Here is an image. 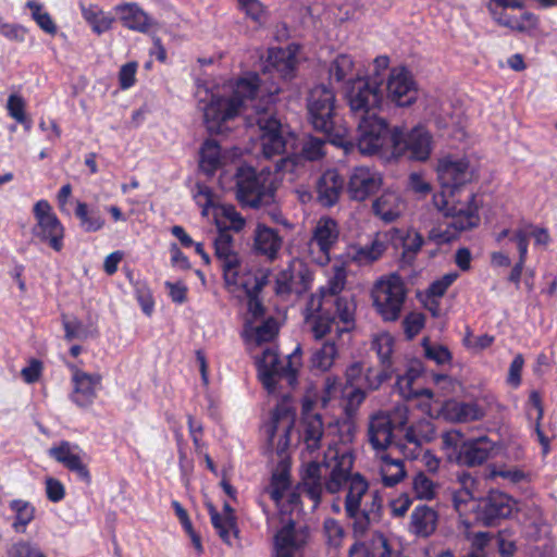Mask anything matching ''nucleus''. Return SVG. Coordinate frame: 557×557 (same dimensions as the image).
Segmentation results:
<instances>
[{
	"instance_id": "f257e3e1",
	"label": "nucleus",
	"mask_w": 557,
	"mask_h": 557,
	"mask_svg": "<svg viewBox=\"0 0 557 557\" xmlns=\"http://www.w3.org/2000/svg\"><path fill=\"white\" fill-rule=\"evenodd\" d=\"M475 198L474 191L467 187L446 188L434 194L435 208L451 221L445 231L433 228L429 234V239L448 243L459 233L476 227L480 223V215Z\"/></svg>"
},
{
	"instance_id": "f03ea898",
	"label": "nucleus",
	"mask_w": 557,
	"mask_h": 557,
	"mask_svg": "<svg viewBox=\"0 0 557 557\" xmlns=\"http://www.w3.org/2000/svg\"><path fill=\"white\" fill-rule=\"evenodd\" d=\"M259 88V78L253 75L240 78L228 94L213 95L203 109V119L210 133L220 134L224 124L243 113L248 102L253 101Z\"/></svg>"
},
{
	"instance_id": "7ed1b4c3",
	"label": "nucleus",
	"mask_w": 557,
	"mask_h": 557,
	"mask_svg": "<svg viewBox=\"0 0 557 557\" xmlns=\"http://www.w3.org/2000/svg\"><path fill=\"white\" fill-rule=\"evenodd\" d=\"M368 482L355 473L348 484V492L345 497V513L352 521V531L357 536H362L372 522L379 520L382 508V498L376 494H369Z\"/></svg>"
},
{
	"instance_id": "20e7f679",
	"label": "nucleus",
	"mask_w": 557,
	"mask_h": 557,
	"mask_svg": "<svg viewBox=\"0 0 557 557\" xmlns=\"http://www.w3.org/2000/svg\"><path fill=\"white\" fill-rule=\"evenodd\" d=\"M248 126H257L259 131V143L261 154L265 159L285 153L288 148H295L296 138L288 132L270 109H256L255 113L248 114Z\"/></svg>"
},
{
	"instance_id": "39448f33",
	"label": "nucleus",
	"mask_w": 557,
	"mask_h": 557,
	"mask_svg": "<svg viewBox=\"0 0 557 557\" xmlns=\"http://www.w3.org/2000/svg\"><path fill=\"white\" fill-rule=\"evenodd\" d=\"M256 364L259 380L270 394L276 393L281 380H286L288 386L294 387L301 367L300 348L285 358H281L276 349L265 348Z\"/></svg>"
},
{
	"instance_id": "423d86ee",
	"label": "nucleus",
	"mask_w": 557,
	"mask_h": 557,
	"mask_svg": "<svg viewBox=\"0 0 557 557\" xmlns=\"http://www.w3.org/2000/svg\"><path fill=\"white\" fill-rule=\"evenodd\" d=\"M236 199L243 207L263 208L274 202V189L265 184L262 173L249 165H240L234 174Z\"/></svg>"
},
{
	"instance_id": "0eeeda50",
	"label": "nucleus",
	"mask_w": 557,
	"mask_h": 557,
	"mask_svg": "<svg viewBox=\"0 0 557 557\" xmlns=\"http://www.w3.org/2000/svg\"><path fill=\"white\" fill-rule=\"evenodd\" d=\"M373 306L384 321H396L406 300L407 290L403 278L392 273L377 280L372 288Z\"/></svg>"
},
{
	"instance_id": "6e6552de",
	"label": "nucleus",
	"mask_w": 557,
	"mask_h": 557,
	"mask_svg": "<svg viewBox=\"0 0 557 557\" xmlns=\"http://www.w3.org/2000/svg\"><path fill=\"white\" fill-rule=\"evenodd\" d=\"M307 109L311 124L317 131L329 136L342 137L344 134L335 127V94L324 86H314L307 98Z\"/></svg>"
},
{
	"instance_id": "1a4fd4ad",
	"label": "nucleus",
	"mask_w": 557,
	"mask_h": 557,
	"mask_svg": "<svg viewBox=\"0 0 557 557\" xmlns=\"http://www.w3.org/2000/svg\"><path fill=\"white\" fill-rule=\"evenodd\" d=\"M345 98L350 112L357 120L379 115L383 102L377 83L362 77L348 83Z\"/></svg>"
},
{
	"instance_id": "9d476101",
	"label": "nucleus",
	"mask_w": 557,
	"mask_h": 557,
	"mask_svg": "<svg viewBox=\"0 0 557 557\" xmlns=\"http://www.w3.org/2000/svg\"><path fill=\"white\" fill-rule=\"evenodd\" d=\"M322 465L330 469L324 481L325 491L330 494L338 493L346 484L350 483L355 475L351 473L354 455L345 445H329Z\"/></svg>"
},
{
	"instance_id": "9b49d317",
	"label": "nucleus",
	"mask_w": 557,
	"mask_h": 557,
	"mask_svg": "<svg viewBox=\"0 0 557 557\" xmlns=\"http://www.w3.org/2000/svg\"><path fill=\"white\" fill-rule=\"evenodd\" d=\"M391 148L394 156L406 154L409 159L425 161L432 150V137L423 127H416L407 135L395 127L391 137Z\"/></svg>"
},
{
	"instance_id": "f8f14e48",
	"label": "nucleus",
	"mask_w": 557,
	"mask_h": 557,
	"mask_svg": "<svg viewBox=\"0 0 557 557\" xmlns=\"http://www.w3.org/2000/svg\"><path fill=\"white\" fill-rule=\"evenodd\" d=\"M357 145L362 154H374L391 147L393 129L388 128L387 122L380 115H371L358 120Z\"/></svg>"
},
{
	"instance_id": "ddd939ff",
	"label": "nucleus",
	"mask_w": 557,
	"mask_h": 557,
	"mask_svg": "<svg viewBox=\"0 0 557 557\" xmlns=\"http://www.w3.org/2000/svg\"><path fill=\"white\" fill-rule=\"evenodd\" d=\"M338 236L337 222L330 216L320 218L308 244L312 261L320 265L327 264L331 260L330 251L338 240Z\"/></svg>"
},
{
	"instance_id": "4468645a",
	"label": "nucleus",
	"mask_w": 557,
	"mask_h": 557,
	"mask_svg": "<svg viewBox=\"0 0 557 557\" xmlns=\"http://www.w3.org/2000/svg\"><path fill=\"white\" fill-rule=\"evenodd\" d=\"M51 210V206L46 200H39L35 203L34 214L37 224L34 228V233L41 240H48L54 250L60 251L64 230Z\"/></svg>"
},
{
	"instance_id": "2eb2a0df",
	"label": "nucleus",
	"mask_w": 557,
	"mask_h": 557,
	"mask_svg": "<svg viewBox=\"0 0 557 557\" xmlns=\"http://www.w3.org/2000/svg\"><path fill=\"white\" fill-rule=\"evenodd\" d=\"M296 410L293 406L292 398L284 396L280 404L276 405L272 414V424L269 429V442L273 445L277 437L278 453H283L289 445V433L295 424Z\"/></svg>"
},
{
	"instance_id": "dca6fc26",
	"label": "nucleus",
	"mask_w": 557,
	"mask_h": 557,
	"mask_svg": "<svg viewBox=\"0 0 557 557\" xmlns=\"http://www.w3.org/2000/svg\"><path fill=\"white\" fill-rule=\"evenodd\" d=\"M311 280L307 267L299 260H293L277 273L274 289L278 296L301 295L309 289Z\"/></svg>"
},
{
	"instance_id": "f3484780",
	"label": "nucleus",
	"mask_w": 557,
	"mask_h": 557,
	"mask_svg": "<svg viewBox=\"0 0 557 557\" xmlns=\"http://www.w3.org/2000/svg\"><path fill=\"white\" fill-rule=\"evenodd\" d=\"M442 189L466 187L474 178V169L467 158L445 157L437 164Z\"/></svg>"
},
{
	"instance_id": "a211bd4d",
	"label": "nucleus",
	"mask_w": 557,
	"mask_h": 557,
	"mask_svg": "<svg viewBox=\"0 0 557 557\" xmlns=\"http://www.w3.org/2000/svg\"><path fill=\"white\" fill-rule=\"evenodd\" d=\"M382 185L381 173L368 166H356L349 174L346 191L350 200L361 202L375 194Z\"/></svg>"
},
{
	"instance_id": "6ab92c4d",
	"label": "nucleus",
	"mask_w": 557,
	"mask_h": 557,
	"mask_svg": "<svg viewBox=\"0 0 557 557\" xmlns=\"http://www.w3.org/2000/svg\"><path fill=\"white\" fill-rule=\"evenodd\" d=\"M515 502L505 493L493 491L482 498L475 509V519L484 525H494L500 519L509 517Z\"/></svg>"
},
{
	"instance_id": "aec40b11",
	"label": "nucleus",
	"mask_w": 557,
	"mask_h": 557,
	"mask_svg": "<svg viewBox=\"0 0 557 557\" xmlns=\"http://www.w3.org/2000/svg\"><path fill=\"white\" fill-rule=\"evenodd\" d=\"M387 97L399 107L410 106L417 100L416 83L406 69L395 67L391 71L387 81Z\"/></svg>"
},
{
	"instance_id": "412c9836",
	"label": "nucleus",
	"mask_w": 557,
	"mask_h": 557,
	"mask_svg": "<svg viewBox=\"0 0 557 557\" xmlns=\"http://www.w3.org/2000/svg\"><path fill=\"white\" fill-rule=\"evenodd\" d=\"M213 246L214 256L222 269L224 281H233L235 270L240 268L242 259L235 249L234 238L228 230H219Z\"/></svg>"
},
{
	"instance_id": "4be33fe9",
	"label": "nucleus",
	"mask_w": 557,
	"mask_h": 557,
	"mask_svg": "<svg viewBox=\"0 0 557 557\" xmlns=\"http://www.w3.org/2000/svg\"><path fill=\"white\" fill-rule=\"evenodd\" d=\"M394 424L387 411H377L368 422V441L375 455L385 453L394 443Z\"/></svg>"
},
{
	"instance_id": "5701e85b",
	"label": "nucleus",
	"mask_w": 557,
	"mask_h": 557,
	"mask_svg": "<svg viewBox=\"0 0 557 557\" xmlns=\"http://www.w3.org/2000/svg\"><path fill=\"white\" fill-rule=\"evenodd\" d=\"M345 181L334 169L326 170L317 181V200L324 208H332L344 191Z\"/></svg>"
},
{
	"instance_id": "b1692460",
	"label": "nucleus",
	"mask_w": 557,
	"mask_h": 557,
	"mask_svg": "<svg viewBox=\"0 0 557 557\" xmlns=\"http://www.w3.org/2000/svg\"><path fill=\"white\" fill-rule=\"evenodd\" d=\"M322 297L311 295L305 311V321L314 339L320 341L326 336L334 323V318L322 310Z\"/></svg>"
},
{
	"instance_id": "393cba45",
	"label": "nucleus",
	"mask_w": 557,
	"mask_h": 557,
	"mask_svg": "<svg viewBox=\"0 0 557 557\" xmlns=\"http://www.w3.org/2000/svg\"><path fill=\"white\" fill-rule=\"evenodd\" d=\"M372 213L382 222L388 224L401 216L406 205L401 196L392 190H385L372 201Z\"/></svg>"
},
{
	"instance_id": "a878e982",
	"label": "nucleus",
	"mask_w": 557,
	"mask_h": 557,
	"mask_svg": "<svg viewBox=\"0 0 557 557\" xmlns=\"http://www.w3.org/2000/svg\"><path fill=\"white\" fill-rule=\"evenodd\" d=\"M375 463L381 483L385 487H394L407 476L405 461L393 458L387 451L375 455Z\"/></svg>"
},
{
	"instance_id": "bb28decb",
	"label": "nucleus",
	"mask_w": 557,
	"mask_h": 557,
	"mask_svg": "<svg viewBox=\"0 0 557 557\" xmlns=\"http://www.w3.org/2000/svg\"><path fill=\"white\" fill-rule=\"evenodd\" d=\"M437 524V510L428 505H419L410 515L409 531L418 537H429L436 531Z\"/></svg>"
},
{
	"instance_id": "cd10ccee",
	"label": "nucleus",
	"mask_w": 557,
	"mask_h": 557,
	"mask_svg": "<svg viewBox=\"0 0 557 557\" xmlns=\"http://www.w3.org/2000/svg\"><path fill=\"white\" fill-rule=\"evenodd\" d=\"M309 530L307 527H296V523L289 520L283 525L274 536V548L284 546L289 552L299 553L309 541Z\"/></svg>"
},
{
	"instance_id": "c85d7f7f",
	"label": "nucleus",
	"mask_w": 557,
	"mask_h": 557,
	"mask_svg": "<svg viewBox=\"0 0 557 557\" xmlns=\"http://www.w3.org/2000/svg\"><path fill=\"white\" fill-rule=\"evenodd\" d=\"M442 416L454 423H468L482 419L484 410L476 403L447 400L442 407Z\"/></svg>"
},
{
	"instance_id": "c756f323",
	"label": "nucleus",
	"mask_w": 557,
	"mask_h": 557,
	"mask_svg": "<svg viewBox=\"0 0 557 557\" xmlns=\"http://www.w3.org/2000/svg\"><path fill=\"white\" fill-rule=\"evenodd\" d=\"M386 250L385 244L375 237L370 245L349 246L344 258V263H354L358 267H368L376 262Z\"/></svg>"
},
{
	"instance_id": "7c9ffc66",
	"label": "nucleus",
	"mask_w": 557,
	"mask_h": 557,
	"mask_svg": "<svg viewBox=\"0 0 557 557\" xmlns=\"http://www.w3.org/2000/svg\"><path fill=\"white\" fill-rule=\"evenodd\" d=\"M74 393L73 398L79 406L89 405L96 397L97 387L100 385V374H89L78 368H73Z\"/></svg>"
},
{
	"instance_id": "2f4dec72",
	"label": "nucleus",
	"mask_w": 557,
	"mask_h": 557,
	"mask_svg": "<svg viewBox=\"0 0 557 557\" xmlns=\"http://www.w3.org/2000/svg\"><path fill=\"white\" fill-rule=\"evenodd\" d=\"M493 448L494 444L486 436L466 441L457 462L468 467L480 466L488 459Z\"/></svg>"
},
{
	"instance_id": "473e14b6",
	"label": "nucleus",
	"mask_w": 557,
	"mask_h": 557,
	"mask_svg": "<svg viewBox=\"0 0 557 557\" xmlns=\"http://www.w3.org/2000/svg\"><path fill=\"white\" fill-rule=\"evenodd\" d=\"M282 245L283 239L276 230L261 223L257 224L253 231V249L258 253L265 256L270 260H274Z\"/></svg>"
},
{
	"instance_id": "72a5a7b5",
	"label": "nucleus",
	"mask_w": 557,
	"mask_h": 557,
	"mask_svg": "<svg viewBox=\"0 0 557 557\" xmlns=\"http://www.w3.org/2000/svg\"><path fill=\"white\" fill-rule=\"evenodd\" d=\"M296 66V57L290 48H272L268 52L264 71L275 72L284 79L293 77Z\"/></svg>"
},
{
	"instance_id": "f704fd0d",
	"label": "nucleus",
	"mask_w": 557,
	"mask_h": 557,
	"mask_svg": "<svg viewBox=\"0 0 557 557\" xmlns=\"http://www.w3.org/2000/svg\"><path fill=\"white\" fill-rule=\"evenodd\" d=\"M348 557H398L392 550L387 539L381 534H373L367 542H357L350 546Z\"/></svg>"
},
{
	"instance_id": "c9c22d12",
	"label": "nucleus",
	"mask_w": 557,
	"mask_h": 557,
	"mask_svg": "<svg viewBox=\"0 0 557 557\" xmlns=\"http://www.w3.org/2000/svg\"><path fill=\"white\" fill-rule=\"evenodd\" d=\"M74 448L69 442L63 441L58 446L51 447L49 454L65 468L76 472L84 480L89 481V471L82 462L79 455L74 451Z\"/></svg>"
},
{
	"instance_id": "e433bc0d",
	"label": "nucleus",
	"mask_w": 557,
	"mask_h": 557,
	"mask_svg": "<svg viewBox=\"0 0 557 557\" xmlns=\"http://www.w3.org/2000/svg\"><path fill=\"white\" fill-rule=\"evenodd\" d=\"M230 292L243 289L246 296L259 294L264 285V276H259L251 270L240 268L235 270V278L233 281H224Z\"/></svg>"
},
{
	"instance_id": "4c0bfd02",
	"label": "nucleus",
	"mask_w": 557,
	"mask_h": 557,
	"mask_svg": "<svg viewBox=\"0 0 557 557\" xmlns=\"http://www.w3.org/2000/svg\"><path fill=\"white\" fill-rule=\"evenodd\" d=\"M304 441L310 453L317 451L321 447V440L324 433V425L319 414H305L304 420Z\"/></svg>"
},
{
	"instance_id": "58836bf2",
	"label": "nucleus",
	"mask_w": 557,
	"mask_h": 557,
	"mask_svg": "<svg viewBox=\"0 0 557 557\" xmlns=\"http://www.w3.org/2000/svg\"><path fill=\"white\" fill-rule=\"evenodd\" d=\"M116 11L121 14V21L125 27L139 32L147 30L149 18L138 5L126 3L116 7Z\"/></svg>"
},
{
	"instance_id": "ea45409f",
	"label": "nucleus",
	"mask_w": 557,
	"mask_h": 557,
	"mask_svg": "<svg viewBox=\"0 0 557 557\" xmlns=\"http://www.w3.org/2000/svg\"><path fill=\"white\" fill-rule=\"evenodd\" d=\"M199 166L208 175L213 174L221 165V149L216 141L208 139L200 148Z\"/></svg>"
},
{
	"instance_id": "a19ab883",
	"label": "nucleus",
	"mask_w": 557,
	"mask_h": 557,
	"mask_svg": "<svg viewBox=\"0 0 557 557\" xmlns=\"http://www.w3.org/2000/svg\"><path fill=\"white\" fill-rule=\"evenodd\" d=\"M435 426L430 420L421 419L406 429L405 438L408 443L422 445L435 438Z\"/></svg>"
},
{
	"instance_id": "79ce46f5",
	"label": "nucleus",
	"mask_w": 557,
	"mask_h": 557,
	"mask_svg": "<svg viewBox=\"0 0 557 557\" xmlns=\"http://www.w3.org/2000/svg\"><path fill=\"white\" fill-rule=\"evenodd\" d=\"M209 513L213 527L218 530L220 537L227 544H231V536H237L236 517L221 516L214 506H209Z\"/></svg>"
},
{
	"instance_id": "37998d69",
	"label": "nucleus",
	"mask_w": 557,
	"mask_h": 557,
	"mask_svg": "<svg viewBox=\"0 0 557 557\" xmlns=\"http://www.w3.org/2000/svg\"><path fill=\"white\" fill-rule=\"evenodd\" d=\"M323 535L329 549L338 550L346 536V531L337 520L327 518L323 522Z\"/></svg>"
},
{
	"instance_id": "c03bdc74",
	"label": "nucleus",
	"mask_w": 557,
	"mask_h": 557,
	"mask_svg": "<svg viewBox=\"0 0 557 557\" xmlns=\"http://www.w3.org/2000/svg\"><path fill=\"white\" fill-rule=\"evenodd\" d=\"M305 169V161L298 154L281 158L275 163V172L282 177L288 176L289 181H294Z\"/></svg>"
},
{
	"instance_id": "a18cd8bd",
	"label": "nucleus",
	"mask_w": 557,
	"mask_h": 557,
	"mask_svg": "<svg viewBox=\"0 0 557 557\" xmlns=\"http://www.w3.org/2000/svg\"><path fill=\"white\" fill-rule=\"evenodd\" d=\"M411 488L418 499L432 500L436 496V484L423 472L412 478Z\"/></svg>"
},
{
	"instance_id": "49530a36",
	"label": "nucleus",
	"mask_w": 557,
	"mask_h": 557,
	"mask_svg": "<svg viewBox=\"0 0 557 557\" xmlns=\"http://www.w3.org/2000/svg\"><path fill=\"white\" fill-rule=\"evenodd\" d=\"M372 348L376 351L382 367L393 369L391 357L394 350V338L387 333L380 334L373 338Z\"/></svg>"
},
{
	"instance_id": "de8ad7c7",
	"label": "nucleus",
	"mask_w": 557,
	"mask_h": 557,
	"mask_svg": "<svg viewBox=\"0 0 557 557\" xmlns=\"http://www.w3.org/2000/svg\"><path fill=\"white\" fill-rule=\"evenodd\" d=\"M337 357V347L334 342H325L312 356V364L322 370L327 371Z\"/></svg>"
},
{
	"instance_id": "09e8293b",
	"label": "nucleus",
	"mask_w": 557,
	"mask_h": 557,
	"mask_svg": "<svg viewBox=\"0 0 557 557\" xmlns=\"http://www.w3.org/2000/svg\"><path fill=\"white\" fill-rule=\"evenodd\" d=\"M11 509L15 511L13 528L17 532H24L25 527L34 519L35 508L25 500L16 499L11 503Z\"/></svg>"
},
{
	"instance_id": "8fccbe9b",
	"label": "nucleus",
	"mask_w": 557,
	"mask_h": 557,
	"mask_svg": "<svg viewBox=\"0 0 557 557\" xmlns=\"http://www.w3.org/2000/svg\"><path fill=\"white\" fill-rule=\"evenodd\" d=\"M465 443V436L460 431L450 430L442 434V448L450 460L457 461Z\"/></svg>"
},
{
	"instance_id": "3c124183",
	"label": "nucleus",
	"mask_w": 557,
	"mask_h": 557,
	"mask_svg": "<svg viewBox=\"0 0 557 557\" xmlns=\"http://www.w3.org/2000/svg\"><path fill=\"white\" fill-rule=\"evenodd\" d=\"M289 484V473L287 470L283 469L274 472L270 485L267 487V493L276 504H278L283 498L284 493L288 490Z\"/></svg>"
},
{
	"instance_id": "603ef678",
	"label": "nucleus",
	"mask_w": 557,
	"mask_h": 557,
	"mask_svg": "<svg viewBox=\"0 0 557 557\" xmlns=\"http://www.w3.org/2000/svg\"><path fill=\"white\" fill-rule=\"evenodd\" d=\"M83 15L91 25L92 29L98 34L109 30L114 21L110 14H107L101 10L96 11L94 8L83 9Z\"/></svg>"
},
{
	"instance_id": "864d4df0",
	"label": "nucleus",
	"mask_w": 557,
	"mask_h": 557,
	"mask_svg": "<svg viewBox=\"0 0 557 557\" xmlns=\"http://www.w3.org/2000/svg\"><path fill=\"white\" fill-rule=\"evenodd\" d=\"M26 7L32 12V17L37 23V25L46 33L50 35L57 34V25L52 21L50 14L48 12L42 11V5L35 1H28Z\"/></svg>"
},
{
	"instance_id": "5fc2aeb1",
	"label": "nucleus",
	"mask_w": 557,
	"mask_h": 557,
	"mask_svg": "<svg viewBox=\"0 0 557 557\" xmlns=\"http://www.w3.org/2000/svg\"><path fill=\"white\" fill-rule=\"evenodd\" d=\"M76 215L81 219L82 225L87 232H96L100 230L104 221L97 212H89L87 205L78 202L76 207Z\"/></svg>"
},
{
	"instance_id": "6e6d98bb",
	"label": "nucleus",
	"mask_w": 557,
	"mask_h": 557,
	"mask_svg": "<svg viewBox=\"0 0 557 557\" xmlns=\"http://www.w3.org/2000/svg\"><path fill=\"white\" fill-rule=\"evenodd\" d=\"M354 62L347 54L338 55L330 66V77L336 82L344 81L348 75L352 73Z\"/></svg>"
},
{
	"instance_id": "4d7b16f0",
	"label": "nucleus",
	"mask_w": 557,
	"mask_h": 557,
	"mask_svg": "<svg viewBox=\"0 0 557 557\" xmlns=\"http://www.w3.org/2000/svg\"><path fill=\"white\" fill-rule=\"evenodd\" d=\"M335 306L339 320L346 325L345 327L337 330L338 335H341L343 332L349 331L354 327L355 308L354 305L345 298H337Z\"/></svg>"
},
{
	"instance_id": "13d9d810",
	"label": "nucleus",
	"mask_w": 557,
	"mask_h": 557,
	"mask_svg": "<svg viewBox=\"0 0 557 557\" xmlns=\"http://www.w3.org/2000/svg\"><path fill=\"white\" fill-rule=\"evenodd\" d=\"M422 346L425 357L435 361L437 364H445L451 360V354L445 346L432 345L429 338H423Z\"/></svg>"
},
{
	"instance_id": "bf43d9fd",
	"label": "nucleus",
	"mask_w": 557,
	"mask_h": 557,
	"mask_svg": "<svg viewBox=\"0 0 557 557\" xmlns=\"http://www.w3.org/2000/svg\"><path fill=\"white\" fill-rule=\"evenodd\" d=\"M346 284V271L344 267H334V273L326 286L322 288V299L325 295L335 296L341 293Z\"/></svg>"
},
{
	"instance_id": "052dcab7",
	"label": "nucleus",
	"mask_w": 557,
	"mask_h": 557,
	"mask_svg": "<svg viewBox=\"0 0 557 557\" xmlns=\"http://www.w3.org/2000/svg\"><path fill=\"white\" fill-rule=\"evenodd\" d=\"M278 333V324L274 318H268L255 327V341L262 344L272 341Z\"/></svg>"
},
{
	"instance_id": "680f3d73",
	"label": "nucleus",
	"mask_w": 557,
	"mask_h": 557,
	"mask_svg": "<svg viewBox=\"0 0 557 557\" xmlns=\"http://www.w3.org/2000/svg\"><path fill=\"white\" fill-rule=\"evenodd\" d=\"M324 140L320 138H308L302 144L300 157L302 158L304 161H314L320 159L324 154Z\"/></svg>"
},
{
	"instance_id": "e2e57ef3",
	"label": "nucleus",
	"mask_w": 557,
	"mask_h": 557,
	"mask_svg": "<svg viewBox=\"0 0 557 557\" xmlns=\"http://www.w3.org/2000/svg\"><path fill=\"white\" fill-rule=\"evenodd\" d=\"M366 396V392L358 387H354L351 391L347 392L344 397L345 413L348 417H352L358 411L360 405L364 401Z\"/></svg>"
},
{
	"instance_id": "0e129e2a",
	"label": "nucleus",
	"mask_w": 557,
	"mask_h": 557,
	"mask_svg": "<svg viewBox=\"0 0 557 557\" xmlns=\"http://www.w3.org/2000/svg\"><path fill=\"white\" fill-rule=\"evenodd\" d=\"M423 237L416 231H409L403 239V255L405 258L413 259L423 245Z\"/></svg>"
},
{
	"instance_id": "69168bd1",
	"label": "nucleus",
	"mask_w": 557,
	"mask_h": 557,
	"mask_svg": "<svg viewBox=\"0 0 557 557\" xmlns=\"http://www.w3.org/2000/svg\"><path fill=\"white\" fill-rule=\"evenodd\" d=\"M425 317L421 312H411L403 321L405 334L413 338L424 326Z\"/></svg>"
},
{
	"instance_id": "338daca9",
	"label": "nucleus",
	"mask_w": 557,
	"mask_h": 557,
	"mask_svg": "<svg viewBox=\"0 0 557 557\" xmlns=\"http://www.w3.org/2000/svg\"><path fill=\"white\" fill-rule=\"evenodd\" d=\"M301 486L310 499L313 500L314 506H318L321 502L322 492L325 490L322 478H301Z\"/></svg>"
},
{
	"instance_id": "774afa93",
	"label": "nucleus",
	"mask_w": 557,
	"mask_h": 557,
	"mask_svg": "<svg viewBox=\"0 0 557 557\" xmlns=\"http://www.w3.org/2000/svg\"><path fill=\"white\" fill-rule=\"evenodd\" d=\"M9 114L18 123L26 124L27 117L25 114V101L22 97L11 95L7 104Z\"/></svg>"
}]
</instances>
